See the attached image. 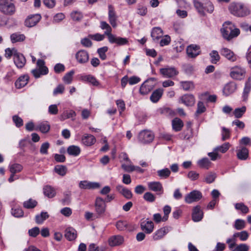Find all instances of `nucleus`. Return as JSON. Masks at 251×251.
Wrapping results in <instances>:
<instances>
[{
	"label": "nucleus",
	"mask_w": 251,
	"mask_h": 251,
	"mask_svg": "<svg viewBox=\"0 0 251 251\" xmlns=\"http://www.w3.org/2000/svg\"><path fill=\"white\" fill-rule=\"evenodd\" d=\"M193 2L194 6L198 13L200 15L204 16L205 15V7L203 4L197 0H194Z\"/></svg>",
	"instance_id": "c9c22d12"
},
{
	"label": "nucleus",
	"mask_w": 251,
	"mask_h": 251,
	"mask_svg": "<svg viewBox=\"0 0 251 251\" xmlns=\"http://www.w3.org/2000/svg\"><path fill=\"white\" fill-rule=\"evenodd\" d=\"M37 204V202L31 199L25 201L23 203V206L25 208L27 209H31L34 208Z\"/></svg>",
	"instance_id": "09e8293b"
},
{
	"label": "nucleus",
	"mask_w": 251,
	"mask_h": 251,
	"mask_svg": "<svg viewBox=\"0 0 251 251\" xmlns=\"http://www.w3.org/2000/svg\"><path fill=\"white\" fill-rule=\"evenodd\" d=\"M141 227L146 233L150 234L153 230L154 225L151 221H144L141 223Z\"/></svg>",
	"instance_id": "b1692460"
},
{
	"label": "nucleus",
	"mask_w": 251,
	"mask_h": 251,
	"mask_svg": "<svg viewBox=\"0 0 251 251\" xmlns=\"http://www.w3.org/2000/svg\"><path fill=\"white\" fill-rule=\"evenodd\" d=\"M203 213L199 205L194 207L192 213V218L194 222H198L201 221L203 218Z\"/></svg>",
	"instance_id": "2eb2a0df"
},
{
	"label": "nucleus",
	"mask_w": 251,
	"mask_h": 251,
	"mask_svg": "<svg viewBox=\"0 0 251 251\" xmlns=\"http://www.w3.org/2000/svg\"><path fill=\"white\" fill-rule=\"evenodd\" d=\"M197 164L200 168L208 169L210 167L211 163L208 158H203L199 160Z\"/></svg>",
	"instance_id": "4c0bfd02"
},
{
	"label": "nucleus",
	"mask_w": 251,
	"mask_h": 251,
	"mask_svg": "<svg viewBox=\"0 0 251 251\" xmlns=\"http://www.w3.org/2000/svg\"><path fill=\"white\" fill-rule=\"evenodd\" d=\"M154 78H151L146 80L142 84L140 88V92L142 95H146L149 93L154 87Z\"/></svg>",
	"instance_id": "0eeeda50"
},
{
	"label": "nucleus",
	"mask_w": 251,
	"mask_h": 251,
	"mask_svg": "<svg viewBox=\"0 0 251 251\" xmlns=\"http://www.w3.org/2000/svg\"><path fill=\"white\" fill-rule=\"evenodd\" d=\"M221 54L231 62L236 61L237 57L234 52L226 48H223L220 50Z\"/></svg>",
	"instance_id": "4468645a"
},
{
	"label": "nucleus",
	"mask_w": 251,
	"mask_h": 251,
	"mask_svg": "<svg viewBox=\"0 0 251 251\" xmlns=\"http://www.w3.org/2000/svg\"><path fill=\"white\" fill-rule=\"evenodd\" d=\"M25 37L24 34H20L17 33H13L10 36L11 41L13 43L23 41L25 40Z\"/></svg>",
	"instance_id": "c03bdc74"
},
{
	"label": "nucleus",
	"mask_w": 251,
	"mask_h": 251,
	"mask_svg": "<svg viewBox=\"0 0 251 251\" xmlns=\"http://www.w3.org/2000/svg\"><path fill=\"white\" fill-rule=\"evenodd\" d=\"M206 110V108L201 101H199L197 104V110L195 113V115L198 116L200 114L203 113Z\"/></svg>",
	"instance_id": "4d7b16f0"
},
{
	"label": "nucleus",
	"mask_w": 251,
	"mask_h": 251,
	"mask_svg": "<svg viewBox=\"0 0 251 251\" xmlns=\"http://www.w3.org/2000/svg\"><path fill=\"white\" fill-rule=\"evenodd\" d=\"M108 50L107 47H103L100 48H99L97 52L99 55L100 57L102 60H104L106 59V55L105 54V52Z\"/></svg>",
	"instance_id": "6e6d98bb"
},
{
	"label": "nucleus",
	"mask_w": 251,
	"mask_h": 251,
	"mask_svg": "<svg viewBox=\"0 0 251 251\" xmlns=\"http://www.w3.org/2000/svg\"><path fill=\"white\" fill-rule=\"evenodd\" d=\"M183 126V123L180 119L176 118L172 121V126L175 131H179L181 130Z\"/></svg>",
	"instance_id": "72a5a7b5"
},
{
	"label": "nucleus",
	"mask_w": 251,
	"mask_h": 251,
	"mask_svg": "<svg viewBox=\"0 0 251 251\" xmlns=\"http://www.w3.org/2000/svg\"><path fill=\"white\" fill-rule=\"evenodd\" d=\"M246 226L245 221L241 219H237L235 221L234 227L237 230H241Z\"/></svg>",
	"instance_id": "864d4df0"
},
{
	"label": "nucleus",
	"mask_w": 251,
	"mask_h": 251,
	"mask_svg": "<svg viewBox=\"0 0 251 251\" xmlns=\"http://www.w3.org/2000/svg\"><path fill=\"white\" fill-rule=\"evenodd\" d=\"M228 9L231 14L238 17H245L250 13L248 7L240 3H232Z\"/></svg>",
	"instance_id": "f03ea898"
},
{
	"label": "nucleus",
	"mask_w": 251,
	"mask_h": 251,
	"mask_svg": "<svg viewBox=\"0 0 251 251\" xmlns=\"http://www.w3.org/2000/svg\"><path fill=\"white\" fill-rule=\"evenodd\" d=\"M76 115L75 112L72 110H66L60 116V120L64 121L69 118H74Z\"/></svg>",
	"instance_id": "e433bc0d"
},
{
	"label": "nucleus",
	"mask_w": 251,
	"mask_h": 251,
	"mask_svg": "<svg viewBox=\"0 0 251 251\" xmlns=\"http://www.w3.org/2000/svg\"><path fill=\"white\" fill-rule=\"evenodd\" d=\"M246 111V107L245 106H242L241 108H237L235 109L233 111V114L236 118H240L242 117L243 114Z\"/></svg>",
	"instance_id": "de8ad7c7"
},
{
	"label": "nucleus",
	"mask_w": 251,
	"mask_h": 251,
	"mask_svg": "<svg viewBox=\"0 0 251 251\" xmlns=\"http://www.w3.org/2000/svg\"><path fill=\"white\" fill-rule=\"evenodd\" d=\"M180 83L184 91H190L194 88V85L191 81H181Z\"/></svg>",
	"instance_id": "49530a36"
},
{
	"label": "nucleus",
	"mask_w": 251,
	"mask_h": 251,
	"mask_svg": "<svg viewBox=\"0 0 251 251\" xmlns=\"http://www.w3.org/2000/svg\"><path fill=\"white\" fill-rule=\"evenodd\" d=\"M116 227L120 230H124L127 228V223L126 221H119L116 223Z\"/></svg>",
	"instance_id": "e2e57ef3"
},
{
	"label": "nucleus",
	"mask_w": 251,
	"mask_h": 251,
	"mask_svg": "<svg viewBox=\"0 0 251 251\" xmlns=\"http://www.w3.org/2000/svg\"><path fill=\"white\" fill-rule=\"evenodd\" d=\"M178 102L187 106H193L195 103V99L193 95L185 94L179 98Z\"/></svg>",
	"instance_id": "9d476101"
},
{
	"label": "nucleus",
	"mask_w": 251,
	"mask_h": 251,
	"mask_svg": "<svg viewBox=\"0 0 251 251\" xmlns=\"http://www.w3.org/2000/svg\"><path fill=\"white\" fill-rule=\"evenodd\" d=\"M188 56L191 58H195L200 54V48L196 45L189 46L186 50Z\"/></svg>",
	"instance_id": "f3484780"
},
{
	"label": "nucleus",
	"mask_w": 251,
	"mask_h": 251,
	"mask_svg": "<svg viewBox=\"0 0 251 251\" xmlns=\"http://www.w3.org/2000/svg\"><path fill=\"white\" fill-rule=\"evenodd\" d=\"M163 35V30L159 27H154L151 31V36L154 41H158Z\"/></svg>",
	"instance_id": "c85d7f7f"
},
{
	"label": "nucleus",
	"mask_w": 251,
	"mask_h": 251,
	"mask_svg": "<svg viewBox=\"0 0 251 251\" xmlns=\"http://www.w3.org/2000/svg\"><path fill=\"white\" fill-rule=\"evenodd\" d=\"M14 0H0V12L5 15L11 16L16 12Z\"/></svg>",
	"instance_id": "7ed1b4c3"
},
{
	"label": "nucleus",
	"mask_w": 251,
	"mask_h": 251,
	"mask_svg": "<svg viewBox=\"0 0 251 251\" xmlns=\"http://www.w3.org/2000/svg\"><path fill=\"white\" fill-rule=\"evenodd\" d=\"M154 137V134L151 131L144 130L139 133L138 139L140 142L143 144H147L152 142Z\"/></svg>",
	"instance_id": "423d86ee"
},
{
	"label": "nucleus",
	"mask_w": 251,
	"mask_h": 251,
	"mask_svg": "<svg viewBox=\"0 0 251 251\" xmlns=\"http://www.w3.org/2000/svg\"><path fill=\"white\" fill-rule=\"evenodd\" d=\"M43 190L44 195L49 198L54 197L56 194L54 189L50 186H46Z\"/></svg>",
	"instance_id": "58836bf2"
},
{
	"label": "nucleus",
	"mask_w": 251,
	"mask_h": 251,
	"mask_svg": "<svg viewBox=\"0 0 251 251\" xmlns=\"http://www.w3.org/2000/svg\"><path fill=\"white\" fill-rule=\"evenodd\" d=\"M221 31L223 37L228 41L237 37L240 34V30L235 28L234 25L229 21L223 24Z\"/></svg>",
	"instance_id": "f257e3e1"
},
{
	"label": "nucleus",
	"mask_w": 251,
	"mask_h": 251,
	"mask_svg": "<svg viewBox=\"0 0 251 251\" xmlns=\"http://www.w3.org/2000/svg\"><path fill=\"white\" fill-rule=\"evenodd\" d=\"M210 62L213 64H217L220 60V56L217 50H213L209 53Z\"/></svg>",
	"instance_id": "79ce46f5"
},
{
	"label": "nucleus",
	"mask_w": 251,
	"mask_h": 251,
	"mask_svg": "<svg viewBox=\"0 0 251 251\" xmlns=\"http://www.w3.org/2000/svg\"><path fill=\"white\" fill-rule=\"evenodd\" d=\"M160 72L162 75L166 77H172L176 75L178 73L174 67L160 69Z\"/></svg>",
	"instance_id": "a211bd4d"
},
{
	"label": "nucleus",
	"mask_w": 251,
	"mask_h": 251,
	"mask_svg": "<svg viewBox=\"0 0 251 251\" xmlns=\"http://www.w3.org/2000/svg\"><path fill=\"white\" fill-rule=\"evenodd\" d=\"M95 208L97 214H103L106 209V204L104 200L100 197H97L95 201Z\"/></svg>",
	"instance_id": "9b49d317"
},
{
	"label": "nucleus",
	"mask_w": 251,
	"mask_h": 251,
	"mask_svg": "<svg viewBox=\"0 0 251 251\" xmlns=\"http://www.w3.org/2000/svg\"><path fill=\"white\" fill-rule=\"evenodd\" d=\"M100 184L97 182H89L86 180L81 181L79 183V187L83 189H92L99 188Z\"/></svg>",
	"instance_id": "aec40b11"
},
{
	"label": "nucleus",
	"mask_w": 251,
	"mask_h": 251,
	"mask_svg": "<svg viewBox=\"0 0 251 251\" xmlns=\"http://www.w3.org/2000/svg\"><path fill=\"white\" fill-rule=\"evenodd\" d=\"M100 27L102 29H105L104 35H106L108 39L112 35V28L106 22L101 21L100 23Z\"/></svg>",
	"instance_id": "2f4dec72"
},
{
	"label": "nucleus",
	"mask_w": 251,
	"mask_h": 251,
	"mask_svg": "<svg viewBox=\"0 0 251 251\" xmlns=\"http://www.w3.org/2000/svg\"><path fill=\"white\" fill-rule=\"evenodd\" d=\"M216 177V175L215 173H209L204 176V181L207 183H211L213 182Z\"/></svg>",
	"instance_id": "13d9d810"
},
{
	"label": "nucleus",
	"mask_w": 251,
	"mask_h": 251,
	"mask_svg": "<svg viewBox=\"0 0 251 251\" xmlns=\"http://www.w3.org/2000/svg\"><path fill=\"white\" fill-rule=\"evenodd\" d=\"M149 189L156 192L163 193V188L162 184L159 181L150 182L148 183Z\"/></svg>",
	"instance_id": "5701e85b"
},
{
	"label": "nucleus",
	"mask_w": 251,
	"mask_h": 251,
	"mask_svg": "<svg viewBox=\"0 0 251 251\" xmlns=\"http://www.w3.org/2000/svg\"><path fill=\"white\" fill-rule=\"evenodd\" d=\"M13 60L15 65L19 69L23 68L26 63V59L25 56L19 52L14 53Z\"/></svg>",
	"instance_id": "1a4fd4ad"
},
{
	"label": "nucleus",
	"mask_w": 251,
	"mask_h": 251,
	"mask_svg": "<svg viewBox=\"0 0 251 251\" xmlns=\"http://www.w3.org/2000/svg\"><path fill=\"white\" fill-rule=\"evenodd\" d=\"M167 234V231L165 227H162L156 231L153 234V239L157 241L162 239Z\"/></svg>",
	"instance_id": "7c9ffc66"
},
{
	"label": "nucleus",
	"mask_w": 251,
	"mask_h": 251,
	"mask_svg": "<svg viewBox=\"0 0 251 251\" xmlns=\"http://www.w3.org/2000/svg\"><path fill=\"white\" fill-rule=\"evenodd\" d=\"M144 199L147 201L152 202L155 201V197L151 192H146L144 194Z\"/></svg>",
	"instance_id": "052dcab7"
},
{
	"label": "nucleus",
	"mask_w": 251,
	"mask_h": 251,
	"mask_svg": "<svg viewBox=\"0 0 251 251\" xmlns=\"http://www.w3.org/2000/svg\"><path fill=\"white\" fill-rule=\"evenodd\" d=\"M67 170L66 167L63 165H56L54 168L55 172L61 176H64L66 175Z\"/></svg>",
	"instance_id": "a18cd8bd"
},
{
	"label": "nucleus",
	"mask_w": 251,
	"mask_h": 251,
	"mask_svg": "<svg viewBox=\"0 0 251 251\" xmlns=\"http://www.w3.org/2000/svg\"><path fill=\"white\" fill-rule=\"evenodd\" d=\"M83 79L89 82L93 86L99 87L100 85L99 81L92 75H85L83 77Z\"/></svg>",
	"instance_id": "f704fd0d"
},
{
	"label": "nucleus",
	"mask_w": 251,
	"mask_h": 251,
	"mask_svg": "<svg viewBox=\"0 0 251 251\" xmlns=\"http://www.w3.org/2000/svg\"><path fill=\"white\" fill-rule=\"evenodd\" d=\"M74 73L75 72L73 70L67 73L63 77L64 82L67 84H70L72 81L73 76Z\"/></svg>",
	"instance_id": "5fc2aeb1"
},
{
	"label": "nucleus",
	"mask_w": 251,
	"mask_h": 251,
	"mask_svg": "<svg viewBox=\"0 0 251 251\" xmlns=\"http://www.w3.org/2000/svg\"><path fill=\"white\" fill-rule=\"evenodd\" d=\"M89 53L85 50H81L78 51L75 54V58L77 61L80 64H84L89 60Z\"/></svg>",
	"instance_id": "ddd939ff"
},
{
	"label": "nucleus",
	"mask_w": 251,
	"mask_h": 251,
	"mask_svg": "<svg viewBox=\"0 0 251 251\" xmlns=\"http://www.w3.org/2000/svg\"><path fill=\"white\" fill-rule=\"evenodd\" d=\"M11 212L13 216L17 218L22 217L24 215L23 210L20 208H12Z\"/></svg>",
	"instance_id": "bf43d9fd"
},
{
	"label": "nucleus",
	"mask_w": 251,
	"mask_h": 251,
	"mask_svg": "<svg viewBox=\"0 0 251 251\" xmlns=\"http://www.w3.org/2000/svg\"><path fill=\"white\" fill-rule=\"evenodd\" d=\"M157 174L160 179H166L171 174V171L168 168H164L157 171Z\"/></svg>",
	"instance_id": "ea45409f"
},
{
	"label": "nucleus",
	"mask_w": 251,
	"mask_h": 251,
	"mask_svg": "<svg viewBox=\"0 0 251 251\" xmlns=\"http://www.w3.org/2000/svg\"><path fill=\"white\" fill-rule=\"evenodd\" d=\"M108 39L110 43H116L119 46L124 45L128 43V40L126 38L117 37L114 34L111 35Z\"/></svg>",
	"instance_id": "6ab92c4d"
},
{
	"label": "nucleus",
	"mask_w": 251,
	"mask_h": 251,
	"mask_svg": "<svg viewBox=\"0 0 251 251\" xmlns=\"http://www.w3.org/2000/svg\"><path fill=\"white\" fill-rule=\"evenodd\" d=\"M96 141L95 137L91 134H84L81 138V142L83 144L87 146H90L94 145Z\"/></svg>",
	"instance_id": "4be33fe9"
},
{
	"label": "nucleus",
	"mask_w": 251,
	"mask_h": 251,
	"mask_svg": "<svg viewBox=\"0 0 251 251\" xmlns=\"http://www.w3.org/2000/svg\"><path fill=\"white\" fill-rule=\"evenodd\" d=\"M236 151L237 157L239 160H246L249 157V150L246 147H240Z\"/></svg>",
	"instance_id": "393cba45"
},
{
	"label": "nucleus",
	"mask_w": 251,
	"mask_h": 251,
	"mask_svg": "<svg viewBox=\"0 0 251 251\" xmlns=\"http://www.w3.org/2000/svg\"><path fill=\"white\" fill-rule=\"evenodd\" d=\"M39 130L43 133H47L50 129V126L47 122L39 124L36 127L35 130Z\"/></svg>",
	"instance_id": "a19ab883"
},
{
	"label": "nucleus",
	"mask_w": 251,
	"mask_h": 251,
	"mask_svg": "<svg viewBox=\"0 0 251 251\" xmlns=\"http://www.w3.org/2000/svg\"><path fill=\"white\" fill-rule=\"evenodd\" d=\"M202 198L201 193L198 190H194L188 194L185 197V201L187 203L198 201Z\"/></svg>",
	"instance_id": "6e6552de"
},
{
	"label": "nucleus",
	"mask_w": 251,
	"mask_h": 251,
	"mask_svg": "<svg viewBox=\"0 0 251 251\" xmlns=\"http://www.w3.org/2000/svg\"><path fill=\"white\" fill-rule=\"evenodd\" d=\"M41 16L40 14H34L29 16L25 22V25L31 27L35 26L41 20Z\"/></svg>",
	"instance_id": "f8f14e48"
},
{
	"label": "nucleus",
	"mask_w": 251,
	"mask_h": 251,
	"mask_svg": "<svg viewBox=\"0 0 251 251\" xmlns=\"http://www.w3.org/2000/svg\"><path fill=\"white\" fill-rule=\"evenodd\" d=\"M230 146V145L229 143H225L221 146L217 147L214 149V151H219L222 153H225L229 149Z\"/></svg>",
	"instance_id": "8fccbe9b"
},
{
	"label": "nucleus",
	"mask_w": 251,
	"mask_h": 251,
	"mask_svg": "<svg viewBox=\"0 0 251 251\" xmlns=\"http://www.w3.org/2000/svg\"><path fill=\"white\" fill-rule=\"evenodd\" d=\"M65 236L69 241H73L77 237L76 231L73 227H68L65 230Z\"/></svg>",
	"instance_id": "a878e982"
},
{
	"label": "nucleus",
	"mask_w": 251,
	"mask_h": 251,
	"mask_svg": "<svg viewBox=\"0 0 251 251\" xmlns=\"http://www.w3.org/2000/svg\"><path fill=\"white\" fill-rule=\"evenodd\" d=\"M23 169V167L19 164H14L10 166V171L11 174H15L16 173L21 172Z\"/></svg>",
	"instance_id": "3c124183"
},
{
	"label": "nucleus",
	"mask_w": 251,
	"mask_h": 251,
	"mask_svg": "<svg viewBox=\"0 0 251 251\" xmlns=\"http://www.w3.org/2000/svg\"><path fill=\"white\" fill-rule=\"evenodd\" d=\"M124 238L120 235H116L111 237L109 239V244L110 246H119L124 242Z\"/></svg>",
	"instance_id": "bb28decb"
},
{
	"label": "nucleus",
	"mask_w": 251,
	"mask_h": 251,
	"mask_svg": "<svg viewBox=\"0 0 251 251\" xmlns=\"http://www.w3.org/2000/svg\"><path fill=\"white\" fill-rule=\"evenodd\" d=\"M235 207L237 210H240L244 214L248 213L249 211L248 207L243 203H236Z\"/></svg>",
	"instance_id": "603ef678"
},
{
	"label": "nucleus",
	"mask_w": 251,
	"mask_h": 251,
	"mask_svg": "<svg viewBox=\"0 0 251 251\" xmlns=\"http://www.w3.org/2000/svg\"><path fill=\"white\" fill-rule=\"evenodd\" d=\"M71 16L72 19L75 21H80L83 17L82 14L80 12L77 11L73 12L71 14Z\"/></svg>",
	"instance_id": "69168bd1"
},
{
	"label": "nucleus",
	"mask_w": 251,
	"mask_h": 251,
	"mask_svg": "<svg viewBox=\"0 0 251 251\" xmlns=\"http://www.w3.org/2000/svg\"><path fill=\"white\" fill-rule=\"evenodd\" d=\"M249 247L245 244H241L236 246L233 251H248Z\"/></svg>",
	"instance_id": "774afa93"
},
{
	"label": "nucleus",
	"mask_w": 251,
	"mask_h": 251,
	"mask_svg": "<svg viewBox=\"0 0 251 251\" xmlns=\"http://www.w3.org/2000/svg\"><path fill=\"white\" fill-rule=\"evenodd\" d=\"M236 89V85L234 82L226 84L223 89V93L226 96H228L233 93Z\"/></svg>",
	"instance_id": "cd10ccee"
},
{
	"label": "nucleus",
	"mask_w": 251,
	"mask_h": 251,
	"mask_svg": "<svg viewBox=\"0 0 251 251\" xmlns=\"http://www.w3.org/2000/svg\"><path fill=\"white\" fill-rule=\"evenodd\" d=\"M171 211V208L169 205H165L163 208L164 216L162 217V221H166L168 219L169 214Z\"/></svg>",
	"instance_id": "680f3d73"
},
{
	"label": "nucleus",
	"mask_w": 251,
	"mask_h": 251,
	"mask_svg": "<svg viewBox=\"0 0 251 251\" xmlns=\"http://www.w3.org/2000/svg\"><path fill=\"white\" fill-rule=\"evenodd\" d=\"M12 120L17 127H20L23 125V121L22 119L18 116H13L12 117Z\"/></svg>",
	"instance_id": "0e129e2a"
},
{
	"label": "nucleus",
	"mask_w": 251,
	"mask_h": 251,
	"mask_svg": "<svg viewBox=\"0 0 251 251\" xmlns=\"http://www.w3.org/2000/svg\"><path fill=\"white\" fill-rule=\"evenodd\" d=\"M29 79V77L27 75L20 76L15 83V87L18 89L24 87L27 84Z\"/></svg>",
	"instance_id": "412c9836"
},
{
	"label": "nucleus",
	"mask_w": 251,
	"mask_h": 251,
	"mask_svg": "<svg viewBox=\"0 0 251 251\" xmlns=\"http://www.w3.org/2000/svg\"><path fill=\"white\" fill-rule=\"evenodd\" d=\"M246 71L244 68L236 66L230 69V76L233 79L241 80L244 78Z\"/></svg>",
	"instance_id": "39448f33"
},
{
	"label": "nucleus",
	"mask_w": 251,
	"mask_h": 251,
	"mask_svg": "<svg viewBox=\"0 0 251 251\" xmlns=\"http://www.w3.org/2000/svg\"><path fill=\"white\" fill-rule=\"evenodd\" d=\"M49 217V215L47 212H42L40 214L37 215L35 216V221L36 223L40 224Z\"/></svg>",
	"instance_id": "37998d69"
},
{
	"label": "nucleus",
	"mask_w": 251,
	"mask_h": 251,
	"mask_svg": "<svg viewBox=\"0 0 251 251\" xmlns=\"http://www.w3.org/2000/svg\"><path fill=\"white\" fill-rule=\"evenodd\" d=\"M45 62L42 59H38L37 65L38 69H35L31 71V73L35 78H39L42 75H46L48 72V68L45 65Z\"/></svg>",
	"instance_id": "20e7f679"
},
{
	"label": "nucleus",
	"mask_w": 251,
	"mask_h": 251,
	"mask_svg": "<svg viewBox=\"0 0 251 251\" xmlns=\"http://www.w3.org/2000/svg\"><path fill=\"white\" fill-rule=\"evenodd\" d=\"M163 93V90L161 88H159L153 92L150 97V100L153 102H157L161 98Z\"/></svg>",
	"instance_id": "c756f323"
},
{
	"label": "nucleus",
	"mask_w": 251,
	"mask_h": 251,
	"mask_svg": "<svg viewBox=\"0 0 251 251\" xmlns=\"http://www.w3.org/2000/svg\"><path fill=\"white\" fill-rule=\"evenodd\" d=\"M199 177V174L194 171H191L187 174V177L192 181L198 179Z\"/></svg>",
	"instance_id": "338daca9"
},
{
	"label": "nucleus",
	"mask_w": 251,
	"mask_h": 251,
	"mask_svg": "<svg viewBox=\"0 0 251 251\" xmlns=\"http://www.w3.org/2000/svg\"><path fill=\"white\" fill-rule=\"evenodd\" d=\"M118 17L113 6L111 5L108 6V20L110 24L114 28L117 26V21Z\"/></svg>",
	"instance_id": "dca6fc26"
},
{
	"label": "nucleus",
	"mask_w": 251,
	"mask_h": 251,
	"mask_svg": "<svg viewBox=\"0 0 251 251\" xmlns=\"http://www.w3.org/2000/svg\"><path fill=\"white\" fill-rule=\"evenodd\" d=\"M80 148L77 146L72 145L67 149V152L70 155L76 156L80 153Z\"/></svg>",
	"instance_id": "473e14b6"
}]
</instances>
